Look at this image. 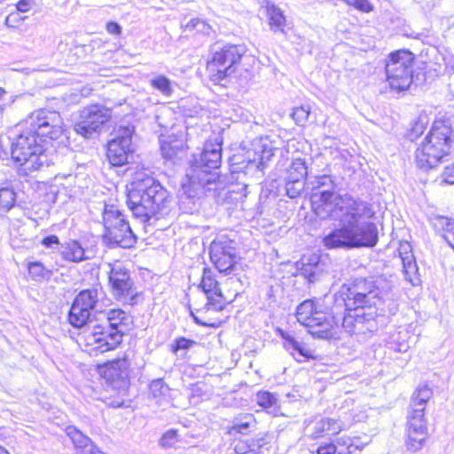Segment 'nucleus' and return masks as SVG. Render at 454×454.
<instances>
[{
  "label": "nucleus",
  "mask_w": 454,
  "mask_h": 454,
  "mask_svg": "<svg viewBox=\"0 0 454 454\" xmlns=\"http://www.w3.org/2000/svg\"><path fill=\"white\" fill-rule=\"evenodd\" d=\"M192 344H194V341L187 340V339H184V338H181V339L176 340V351L177 349H187Z\"/></svg>",
  "instance_id": "nucleus-49"
},
{
  "label": "nucleus",
  "mask_w": 454,
  "mask_h": 454,
  "mask_svg": "<svg viewBox=\"0 0 454 454\" xmlns=\"http://www.w3.org/2000/svg\"><path fill=\"white\" fill-rule=\"evenodd\" d=\"M207 295V306L215 310H221L228 302L227 298L222 294L218 282L213 278L210 271L204 270L200 286Z\"/></svg>",
  "instance_id": "nucleus-21"
},
{
  "label": "nucleus",
  "mask_w": 454,
  "mask_h": 454,
  "mask_svg": "<svg viewBox=\"0 0 454 454\" xmlns=\"http://www.w3.org/2000/svg\"><path fill=\"white\" fill-rule=\"evenodd\" d=\"M236 448H237V449H239V450H243V449L241 448V446H240V445H237V447H236Z\"/></svg>",
  "instance_id": "nucleus-58"
},
{
  "label": "nucleus",
  "mask_w": 454,
  "mask_h": 454,
  "mask_svg": "<svg viewBox=\"0 0 454 454\" xmlns=\"http://www.w3.org/2000/svg\"><path fill=\"white\" fill-rule=\"evenodd\" d=\"M66 433L73 442L75 448L81 449L83 454H103V452L93 444L91 440L75 427H67Z\"/></svg>",
  "instance_id": "nucleus-26"
},
{
  "label": "nucleus",
  "mask_w": 454,
  "mask_h": 454,
  "mask_svg": "<svg viewBox=\"0 0 454 454\" xmlns=\"http://www.w3.org/2000/svg\"><path fill=\"white\" fill-rule=\"evenodd\" d=\"M106 306V294L101 287L86 289L76 296L69 312V322L74 327H84L83 334L90 330L100 311Z\"/></svg>",
  "instance_id": "nucleus-8"
},
{
  "label": "nucleus",
  "mask_w": 454,
  "mask_h": 454,
  "mask_svg": "<svg viewBox=\"0 0 454 454\" xmlns=\"http://www.w3.org/2000/svg\"><path fill=\"white\" fill-rule=\"evenodd\" d=\"M451 129L442 121H435L416 152V161L421 168H434L450 150Z\"/></svg>",
  "instance_id": "nucleus-7"
},
{
  "label": "nucleus",
  "mask_w": 454,
  "mask_h": 454,
  "mask_svg": "<svg viewBox=\"0 0 454 454\" xmlns=\"http://www.w3.org/2000/svg\"><path fill=\"white\" fill-rule=\"evenodd\" d=\"M399 255L403 263V272L406 281L412 286L420 284L419 267L417 265L411 245L409 242H401L399 246Z\"/></svg>",
  "instance_id": "nucleus-23"
},
{
  "label": "nucleus",
  "mask_w": 454,
  "mask_h": 454,
  "mask_svg": "<svg viewBox=\"0 0 454 454\" xmlns=\"http://www.w3.org/2000/svg\"><path fill=\"white\" fill-rule=\"evenodd\" d=\"M106 31L109 33V34H113V35H120L121 33V27L119 24H117L116 22H108L106 24Z\"/></svg>",
  "instance_id": "nucleus-50"
},
{
  "label": "nucleus",
  "mask_w": 454,
  "mask_h": 454,
  "mask_svg": "<svg viewBox=\"0 0 454 454\" xmlns=\"http://www.w3.org/2000/svg\"><path fill=\"white\" fill-rule=\"evenodd\" d=\"M353 7L364 12H370L373 11V5L369 2V0H356Z\"/></svg>",
  "instance_id": "nucleus-45"
},
{
  "label": "nucleus",
  "mask_w": 454,
  "mask_h": 454,
  "mask_svg": "<svg viewBox=\"0 0 454 454\" xmlns=\"http://www.w3.org/2000/svg\"><path fill=\"white\" fill-rule=\"evenodd\" d=\"M127 204L133 215L146 223L167 207L168 193L153 177L137 175L127 185Z\"/></svg>",
  "instance_id": "nucleus-3"
},
{
  "label": "nucleus",
  "mask_w": 454,
  "mask_h": 454,
  "mask_svg": "<svg viewBox=\"0 0 454 454\" xmlns=\"http://www.w3.org/2000/svg\"><path fill=\"white\" fill-rule=\"evenodd\" d=\"M307 175V167L305 161L300 158L295 159L292 161L290 166L286 169V180H291L292 182L301 181L304 182V178Z\"/></svg>",
  "instance_id": "nucleus-29"
},
{
  "label": "nucleus",
  "mask_w": 454,
  "mask_h": 454,
  "mask_svg": "<svg viewBox=\"0 0 454 454\" xmlns=\"http://www.w3.org/2000/svg\"><path fill=\"white\" fill-rule=\"evenodd\" d=\"M209 254L211 262L220 272L228 273L236 263V250L226 241H213Z\"/></svg>",
  "instance_id": "nucleus-19"
},
{
  "label": "nucleus",
  "mask_w": 454,
  "mask_h": 454,
  "mask_svg": "<svg viewBox=\"0 0 454 454\" xmlns=\"http://www.w3.org/2000/svg\"><path fill=\"white\" fill-rule=\"evenodd\" d=\"M314 261H315V263H317V258L315 257L314 258ZM315 265H309V268H301V274L304 275L305 277H307L309 278V281H311V278L314 277L315 275V271H314V268H315Z\"/></svg>",
  "instance_id": "nucleus-51"
},
{
  "label": "nucleus",
  "mask_w": 454,
  "mask_h": 454,
  "mask_svg": "<svg viewBox=\"0 0 454 454\" xmlns=\"http://www.w3.org/2000/svg\"><path fill=\"white\" fill-rule=\"evenodd\" d=\"M5 94V90L3 88H0V98H2Z\"/></svg>",
  "instance_id": "nucleus-56"
},
{
  "label": "nucleus",
  "mask_w": 454,
  "mask_h": 454,
  "mask_svg": "<svg viewBox=\"0 0 454 454\" xmlns=\"http://www.w3.org/2000/svg\"><path fill=\"white\" fill-rule=\"evenodd\" d=\"M303 188H304V182H301V181L292 182L291 180H286V194H287V196H289L292 199L297 198L298 196H300Z\"/></svg>",
  "instance_id": "nucleus-38"
},
{
  "label": "nucleus",
  "mask_w": 454,
  "mask_h": 454,
  "mask_svg": "<svg viewBox=\"0 0 454 454\" xmlns=\"http://www.w3.org/2000/svg\"><path fill=\"white\" fill-rule=\"evenodd\" d=\"M129 363L127 359H116L100 368L103 377L115 388L126 387L129 378Z\"/></svg>",
  "instance_id": "nucleus-20"
},
{
  "label": "nucleus",
  "mask_w": 454,
  "mask_h": 454,
  "mask_svg": "<svg viewBox=\"0 0 454 454\" xmlns=\"http://www.w3.org/2000/svg\"><path fill=\"white\" fill-rule=\"evenodd\" d=\"M429 437L424 408H415L408 418L405 432V447L411 453L421 450Z\"/></svg>",
  "instance_id": "nucleus-16"
},
{
  "label": "nucleus",
  "mask_w": 454,
  "mask_h": 454,
  "mask_svg": "<svg viewBox=\"0 0 454 454\" xmlns=\"http://www.w3.org/2000/svg\"><path fill=\"white\" fill-rule=\"evenodd\" d=\"M248 449H249V450H251V451H254V450H255L254 446H251V445H250V446L248 447Z\"/></svg>",
  "instance_id": "nucleus-57"
},
{
  "label": "nucleus",
  "mask_w": 454,
  "mask_h": 454,
  "mask_svg": "<svg viewBox=\"0 0 454 454\" xmlns=\"http://www.w3.org/2000/svg\"><path fill=\"white\" fill-rule=\"evenodd\" d=\"M111 118V111L100 105H90L83 107L79 114L74 129L83 137H90L98 132Z\"/></svg>",
  "instance_id": "nucleus-15"
},
{
  "label": "nucleus",
  "mask_w": 454,
  "mask_h": 454,
  "mask_svg": "<svg viewBox=\"0 0 454 454\" xmlns=\"http://www.w3.org/2000/svg\"><path fill=\"white\" fill-rule=\"evenodd\" d=\"M281 335L284 339V348L290 352L296 361L302 363L313 357L312 351L304 343L296 340L288 333L282 332Z\"/></svg>",
  "instance_id": "nucleus-25"
},
{
  "label": "nucleus",
  "mask_w": 454,
  "mask_h": 454,
  "mask_svg": "<svg viewBox=\"0 0 454 454\" xmlns=\"http://www.w3.org/2000/svg\"><path fill=\"white\" fill-rule=\"evenodd\" d=\"M276 147L269 137H261L253 144L254 156L247 152V159L250 163L255 164L258 168H262L265 164L272 158Z\"/></svg>",
  "instance_id": "nucleus-24"
},
{
  "label": "nucleus",
  "mask_w": 454,
  "mask_h": 454,
  "mask_svg": "<svg viewBox=\"0 0 454 454\" xmlns=\"http://www.w3.org/2000/svg\"><path fill=\"white\" fill-rule=\"evenodd\" d=\"M348 427L349 425L340 419L322 417L314 421L309 437L318 439L327 435H336Z\"/></svg>",
  "instance_id": "nucleus-22"
},
{
  "label": "nucleus",
  "mask_w": 454,
  "mask_h": 454,
  "mask_svg": "<svg viewBox=\"0 0 454 454\" xmlns=\"http://www.w3.org/2000/svg\"><path fill=\"white\" fill-rule=\"evenodd\" d=\"M161 151H162V153H163V155H164L165 157H171V155H170V154H168V153H165V148H164V147H162V148H161Z\"/></svg>",
  "instance_id": "nucleus-55"
},
{
  "label": "nucleus",
  "mask_w": 454,
  "mask_h": 454,
  "mask_svg": "<svg viewBox=\"0 0 454 454\" xmlns=\"http://www.w3.org/2000/svg\"><path fill=\"white\" fill-rule=\"evenodd\" d=\"M149 389L150 394L153 397H160L161 395H164L168 390V387L160 379L153 380L150 384Z\"/></svg>",
  "instance_id": "nucleus-40"
},
{
  "label": "nucleus",
  "mask_w": 454,
  "mask_h": 454,
  "mask_svg": "<svg viewBox=\"0 0 454 454\" xmlns=\"http://www.w3.org/2000/svg\"><path fill=\"white\" fill-rule=\"evenodd\" d=\"M60 254L65 261L80 262L90 257L85 254V250L76 240H69L61 245Z\"/></svg>",
  "instance_id": "nucleus-27"
},
{
  "label": "nucleus",
  "mask_w": 454,
  "mask_h": 454,
  "mask_svg": "<svg viewBox=\"0 0 454 454\" xmlns=\"http://www.w3.org/2000/svg\"><path fill=\"white\" fill-rule=\"evenodd\" d=\"M15 203V192L8 187H0V210H10Z\"/></svg>",
  "instance_id": "nucleus-36"
},
{
  "label": "nucleus",
  "mask_w": 454,
  "mask_h": 454,
  "mask_svg": "<svg viewBox=\"0 0 454 454\" xmlns=\"http://www.w3.org/2000/svg\"><path fill=\"white\" fill-rule=\"evenodd\" d=\"M26 16H21L20 12L17 11L11 12L6 18L4 24L11 28H16L20 27L24 20H26Z\"/></svg>",
  "instance_id": "nucleus-41"
},
{
  "label": "nucleus",
  "mask_w": 454,
  "mask_h": 454,
  "mask_svg": "<svg viewBox=\"0 0 454 454\" xmlns=\"http://www.w3.org/2000/svg\"><path fill=\"white\" fill-rule=\"evenodd\" d=\"M414 56L407 51L391 53L386 64L387 82L392 90H407L412 82Z\"/></svg>",
  "instance_id": "nucleus-12"
},
{
  "label": "nucleus",
  "mask_w": 454,
  "mask_h": 454,
  "mask_svg": "<svg viewBox=\"0 0 454 454\" xmlns=\"http://www.w3.org/2000/svg\"><path fill=\"white\" fill-rule=\"evenodd\" d=\"M35 5V0H20L16 4L18 12H27Z\"/></svg>",
  "instance_id": "nucleus-44"
},
{
  "label": "nucleus",
  "mask_w": 454,
  "mask_h": 454,
  "mask_svg": "<svg viewBox=\"0 0 454 454\" xmlns=\"http://www.w3.org/2000/svg\"><path fill=\"white\" fill-rule=\"evenodd\" d=\"M133 131V128L120 127L115 131V137L108 143L107 158L113 166H122L128 162Z\"/></svg>",
  "instance_id": "nucleus-17"
},
{
  "label": "nucleus",
  "mask_w": 454,
  "mask_h": 454,
  "mask_svg": "<svg viewBox=\"0 0 454 454\" xmlns=\"http://www.w3.org/2000/svg\"><path fill=\"white\" fill-rule=\"evenodd\" d=\"M45 139L37 138L32 132L21 133L12 145V158L20 165V175L28 176L48 162Z\"/></svg>",
  "instance_id": "nucleus-6"
},
{
  "label": "nucleus",
  "mask_w": 454,
  "mask_h": 454,
  "mask_svg": "<svg viewBox=\"0 0 454 454\" xmlns=\"http://www.w3.org/2000/svg\"><path fill=\"white\" fill-rule=\"evenodd\" d=\"M344 205L329 218L340 219L342 225L324 238L328 248L373 247L378 241V231L374 223L366 221L373 212L364 201L354 198L343 199Z\"/></svg>",
  "instance_id": "nucleus-1"
},
{
  "label": "nucleus",
  "mask_w": 454,
  "mask_h": 454,
  "mask_svg": "<svg viewBox=\"0 0 454 454\" xmlns=\"http://www.w3.org/2000/svg\"><path fill=\"white\" fill-rule=\"evenodd\" d=\"M256 403L270 413L276 414L278 411L279 404L278 397L268 391H261L256 394Z\"/></svg>",
  "instance_id": "nucleus-30"
},
{
  "label": "nucleus",
  "mask_w": 454,
  "mask_h": 454,
  "mask_svg": "<svg viewBox=\"0 0 454 454\" xmlns=\"http://www.w3.org/2000/svg\"><path fill=\"white\" fill-rule=\"evenodd\" d=\"M356 0H344L347 4L354 6Z\"/></svg>",
  "instance_id": "nucleus-53"
},
{
  "label": "nucleus",
  "mask_w": 454,
  "mask_h": 454,
  "mask_svg": "<svg viewBox=\"0 0 454 454\" xmlns=\"http://www.w3.org/2000/svg\"><path fill=\"white\" fill-rule=\"evenodd\" d=\"M222 146L220 143L207 142L199 160L191 165L186 176L188 184L184 188H188L190 197H193L203 191L207 186L216 181L217 176L215 169L218 168L222 159Z\"/></svg>",
  "instance_id": "nucleus-5"
},
{
  "label": "nucleus",
  "mask_w": 454,
  "mask_h": 454,
  "mask_svg": "<svg viewBox=\"0 0 454 454\" xmlns=\"http://www.w3.org/2000/svg\"><path fill=\"white\" fill-rule=\"evenodd\" d=\"M125 312L121 309H109L98 313L90 330L84 334L87 345L92 346L91 350L100 353L115 348L122 340L125 325Z\"/></svg>",
  "instance_id": "nucleus-4"
},
{
  "label": "nucleus",
  "mask_w": 454,
  "mask_h": 454,
  "mask_svg": "<svg viewBox=\"0 0 454 454\" xmlns=\"http://www.w3.org/2000/svg\"><path fill=\"white\" fill-rule=\"evenodd\" d=\"M296 317L314 337L331 339L334 335L337 322L326 313L317 310L313 301L308 300L301 303L296 309Z\"/></svg>",
  "instance_id": "nucleus-10"
},
{
  "label": "nucleus",
  "mask_w": 454,
  "mask_h": 454,
  "mask_svg": "<svg viewBox=\"0 0 454 454\" xmlns=\"http://www.w3.org/2000/svg\"><path fill=\"white\" fill-rule=\"evenodd\" d=\"M243 45L228 44L214 52L212 59L207 63V71L211 79L220 82L230 75L232 67L237 64L245 54Z\"/></svg>",
  "instance_id": "nucleus-14"
},
{
  "label": "nucleus",
  "mask_w": 454,
  "mask_h": 454,
  "mask_svg": "<svg viewBox=\"0 0 454 454\" xmlns=\"http://www.w3.org/2000/svg\"><path fill=\"white\" fill-rule=\"evenodd\" d=\"M177 441V433L175 430H169L160 438V444L163 447H172Z\"/></svg>",
  "instance_id": "nucleus-42"
},
{
  "label": "nucleus",
  "mask_w": 454,
  "mask_h": 454,
  "mask_svg": "<svg viewBox=\"0 0 454 454\" xmlns=\"http://www.w3.org/2000/svg\"><path fill=\"white\" fill-rule=\"evenodd\" d=\"M254 422V418L252 414H245L239 418H236L233 421V425L231 426L229 433L247 434L249 427Z\"/></svg>",
  "instance_id": "nucleus-35"
},
{
  "label": "nucleus",
  "mask_w": 454,
  "mask_h": 454,
  "mask_svg": "<svg viewBox=\"0 0 454 454\" xmlns=\"http://www.w3.org/2000/svg\"><path fill=\"white\" fill-rule=\"evenodd\" d=\"M151 86L159 90L162 95L170 97L173 93L171 82L165 75L158 74L150 80Z\"/></svg>",
  "instance_id": "nucleus-33"
},
{
  "label": "nucleus",
  "mask_w": 454,
  "mask_h": 454,
  "mask_svg": "<svg viewBox=\"0 0 454 454\" xmlns=\"http://www.w3.org/2000/svg\"><path fill=\"white\" fill-rule=\"evenodd\" d=\"M317 454H338L337 445L333 442L321 444L317 450Z\"/></svg>",
  "instance_id": "nucleus-43"
},
{
  "label": "nucleus",
  "mask_w": 454,
  "mask_h": 454,
  "mask_svg": "<svg viewBox=\"0 0 454 454\" xmlns=\"http://www.w3.org/2000/svg\"><path fill=\"white\" fill-rule=\"evenodd\" d=\"M348 313L342 318L344 330L365 336L378 330L377 318L383 311L382 292L374 281L356 279L348 290Z\"/></svg>",
  "instance_id": "nucleus-2"
},
{
  "label": "nucleus",
  "mask_w": 454,
  "mask_h": 454,
  "mask_svg": "<svg viewBox=\"0 0 454 454\" xmlns=\"http://www.w3.org/2000/svg\"><path fill=\"white\" fill-rule=\"evenodd\" d=\"M109 281L112 285L114 295L119 300L124 301L132 299L134 296L132 289L133 283L129 271L118 262H115L114 264H109Z\"/></svg>",
  "instance_id": "nucleus-18"
},
{
  "label": "nucleus",
  "mask_w": 454,
  "mask_h": 454,
  "mask_svg": "<svg viewBox=\"0 0 454 454\" xmlns=\"http://www.w3.org/2000/svg\"><path fill=\"white\" fill-rule=\"evenodd\" d=\"M442 181L449 184H454V166H448L442 173Z\"/></svg>",
  "instance_id": "nucleus-46"
},
{
  "label": "nucleus",
  "mask_w": 454,
  "mask_h": 454,
  "mask_svg": "<svg viewBox=\"0 0 454 454\" xmlns=\"http://www.w3.org/2000/svg\"><path fill=\"white\" fill-rule=\"evenodd\" d=\"M338 454H356V451H360L361 447L354 443L350 436L343 435L336 440Z\"/></svg>",
  "instance_id": "nucleus-34"
},
{
  "label": "nucleus",
  "mask_w": 454,
  "mask_h": 454,
  "mask_svg": "<svg viewBox=\"0 0 454 454\" xmlns=\"http://www.w3.org/2000/svg\"><path fill=\"white\" fill-rule=\"evenodd\" d=\"M105 239L121 247H130L136 241V237L124 215L114 205H106L103 213Z\"/></svg>",
  "instance_id": "nucleus-11"
},
{
  "label": "nucleus",
  "mask_w": 454,
  "mask_h": 454,
  "mask_svg": "<svg viewBox=\"0 0 454 454\" xmlns=\"http://www.w3.org/2000/svg\"><path fill=\"white\" fill-rule=\"evenodd\" d=\"M433 395L432 389L426 384L419 385L415 393L413 394L412 402L413 409L421 408L425 409L427 402L431 398Z\"/></svg>",
  "instance_id": "nucleus-32"
},
{
  "label": "nucleus",
  "mask_w": 454,
  "mask_h": 454,
  "mask_svg": "<svg viewBox=\"0 0 454 454\" xmlns=\"http://www.w3.org/2000/svg\"><path fill=\"white\" fill-rule=\"evenodd\" d=\"M184 29L189 30V31L195 30L199 33H201L204 35H208L211 30V27L207 23H206L204 20H201L200 19H192L184 26Z\"/></svg>",
  "instance_id": "nucleus-37"
},
{
  "label": "nucleus",
  "mask_w": 454,
  "mask_h": 454,
  "mask_svg": "<svg viewBox=\"0 0 454 454\" xmlns=\"http://www.w3.org/2000/svg\"><path fill=\"white\" fill-rule=\"evenodd\" d=\"M42 244L48 248H51L54 245L59 244V239L56 235H51L44 238L42 240Z\"/></svg>",
  "instance_id": "nucleus-47"
},
{
  "label": "nucleus",
  "mask_w": 454,
  "mask_h": 454,
  "mask_svg": "<svg viewBox=\"0 0 454 454\" xmlns=\"http://www.w3.org/2000/svg\"><path fill=\"white\" fill-rule=\"evenodd\" d=\"M192 316L194 318V320L196 321V323H198L201 325H213V324L201 322L192 312Z\"/></svg>",
  "instance_id": "nucleus-52"
},
{
  "label": "nucleus",
  "mask_w": 454,
  "mask_h": 454,
  "mask_svg": "<svg viewBox=\"0 0 454 454\" xmlns=\"http://www.w3.org/2000/svg\"><path fill=\"white\" fill-rule=\"evenodd\" d=\"M0 454H10V453L6 450V449L0 446Z\"/></svg>",
  "instance_id": "nucleus-54"
},
{
  "label": "nucleus",
  "mask_w": 454,
  "mask_h": 454,
  "mask_svg": "<svg viewBox=\"0 0 454 454\" xmlns=\"http://www.w3.org/2000/svg\"><path fill=\"white\" fill-rule=\"evenodd\" d=\"M266 10L267 15L269 17V25L270 29L274 33H285L286 20L282 10L273 4H268Z\"/></svg>",
  "instance_id": "nucleus-28"
},
{
  "label": "nucleus",
  "mask_w": 454,
  "mask_h": 454,
  "mask_svg": "<svg viewBox=\"0 0 454 454\" xmlns=\"http://www.w3.org/2000/svg\"><path fill=\"white\" fill-rule=\"evenodd\" d=\"M309 108L305 106L295 107L292 113V117L298 125H303L309 119Z\"/></svg>",
  "instance_id": "nucleus-39"
},
{
  "label": "nucleus",
  "mask_w": 454,
  "mask_h": 454,
  "mask_svg": "<svg viewBox=\"0 0 454 454\" xmlns=\"http://www.w3.org/2000/svg\"><path fill=\"white\" fill-rule=\"evenodd\" d=\"M439 223L447 231H454V221L447 217H440Z\"/></svg>",
  "instance_id": "nucleus-48"
},
{
  "label": "nucleus",
  "mask_w": 454,
  "mask_h": 454,
  "mask_svg": "<svg viewBox=\"0 0 454 454\" xmlns=\"http://www.w3.org/2000/svg\"><path fill=\"white\" fill-rule=\"evenodd\" d=\"M27 270L30 278L36 282H42L49 278L51 274V271L47 270L40 262H28Z\"/></svg>",
  "instance_id": "nucleus-31"
},
{
  "label": "nucleus",
  "mask_w": 454,
  "mask_h": 454,
  "mask_svg": "<svg viewBox=\"0 0 454 454\" xmlns=\"http://www.w3.org/2000/svg\"><path fill=\"white\" fill-rule=\"evenodd\" d=\"M27 132L35 134L37 138L44 137L51 140L59 138L63 132V121L56 111L39 109L31 113L25 120Z\"/></svg>",
  "instance_id": "nucleus-13"
},
{
  "label": "nucleus",
  "mask_w": 454,
  "mask_h": 454,
  "mask_svg": "<svg viewBox=\"0 0 454 454\" xmlns=\"http://www.w3.org/2000/svg\"><path fill=\"white\" fill-rule=\"evenodd\" d=\"M333 183L329 176L316 177L310 196L313 212L321 219L336 215L344 205L343 199L352 198L348 194L340 195L333 191Z\"/></svg>",
  "instance_id": "nucleus-9"
}]
</instances>
